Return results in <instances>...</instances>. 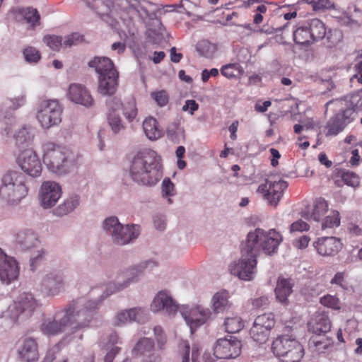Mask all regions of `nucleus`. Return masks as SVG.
Segmentation results:
<instances>
[{
    "label": "nucleus",
    "mask_w": 362,
    "mask_h": 362,
    "mask_svg": "<svg viewBox=\"0 0 362 362\" xmlns=\"http://www.w3.org/2000/svg\"><path fill=\"white\" fill-rule=\"evenodd\" d=\"M274 315L272 313H264L256 317L254 325L267 329L270 332L271 329L274 326Z\"/></svg>",
    "instance_id": "47"
},
{
    "label": "nucleus",
    "mask_w": 362,
    "mask_h": 362,
    "mask_svg": "<svg viewBox=\"0 0 362 362\" xmlns=\"http://www.w3.org/2000/svg\"><path fill=\"white\" fill-rule=\"evenodd\" d=\"M118 77L117 71H112L107 75L99 76L98 87L99 93L103 95H112L118 87Z\"/></svg>",
    "instance_id": "25"
},
{
    "label": "nucleus",
    "mask_w": 362,
    "mask_h": 362,
    "mask_svg": "<svg viewBox=\"0 0 362 362\" xmlns=\"http://www.w3.org/2000/svg\"><path fill=\"white\" fill-rule=\"evenodd\" d=\"M317 252L322 256L337 254L341 247L340 240L335 237H322L313 243Z\"/></svg>",
    "instance_id": "23"
},
{
    "label": "nucleus",
    "mask_w": 362,
    "mask_h": 362,
    "mask_svg": "<svg viewBox=\"0 0 362 362\" xmlns=\"http://www.w3.org/2000/svg\"><path fill=\"white\" fill-rule=\"evenodd\" d=\"M287 187L288 183L284 180L272 181L267 179L264 184L258 187L257 192L262 194L264 199L269 204L276 206Z\"/></svg>",
    "instance_id": "15"
},
{
    "label": "nucleus",
    "mask_w": 362,
    "mask_h": 362,
    "mask_svg": "<svg viewBox=\"0 0 362 362\" xmlns=\"http://www.w3.org/2000/svg\"><path fill=\"white\" fill-rule=\"evenodd\" d=\"M88 66L95 69L99 76L107 75L112 71H117L112 60L107 57H95L88 62Z\"/></svg>",
    "instance_id": "32"
},
{
    "label": "nucleus",
    "mask_w": 362,
    "mask_h": 362,
    "mask_svg": "<svg viewBox=\"0 0 362 362\" xmlns=\"http://www.w3.org/2000/svg\"><path fill=\"white\" fill-rule=\"evenodd\" d=\"M327 210L328 204L327 202L320 198L315 202L312 209L308 208L302 212V216L308 221L313 220L319 222Z\"/></svg>",
    "instance_id": "30"
},
{
    "label": "nucleus",
    "mask_w": 362,
    "mask_h": 362,
    "mask_svg": "<svg viewBox=\"0 0 362 362\" xmlns=\"http://www.w3.org/2000/svg\"><path fill=\"white\" fill-rule=\"evenodd\" d=\"M269 333L270 332L268 331L267 329H264V327H261L254 324L250 330V337L255 341L259 344H264L268 340Z\"/></svg>",
    "instance_id": "40"
},
{
    "label": "nucleus",
    "mask_w": 362,
    "mask_h": 362,
    "mask_svg": "<svg viewBox=\"0 0 362 362\" xmlns=\"http://www.w3.org/2000/svg\"><path fill=\"white\" fill-rule=\"evenodd\" d=\"M107 120L114 134H118L124 129V126L123 125L119 115L108 112Z\"/></svg>",
    "instance_id": "50"
},
{
    "label": "nucleus",
    "mask_w": 362,
    "mask_h": 362,
    "mask_svg": "<svg viewBox=\"0 0 362 362\" xmlns=\"http://www.w3.org/2000/svg\"><path fill=\"white\" fill-rule=\"evenodd\" d=\"M98 308L97 300H90L84 303H72L64 309L68 313L69 326L72 333L89 327Z\"/></svg>",
    "instance_id": "5"
},
{
    "label": "nucleus",
    "mask_w": 362,
    "mask_h": 362,
    "mask_svg": "<svg viewBox=\"0 0 362 362\" xmlns=\"http://www.w3.org/2000/svg\"><path fill=\"white\" fill-rule=\"evenodd\" d=\"M161 193L163 198H167L169 204H173L171 197L175 194V185L169 177H165L162 182Z\"/></svg>",
    "instance_id": "45"
},
{
    "label": "nucleus",
    "mask_w": 362,
    "mask_h": 362,
    "mask_svg": "<svg viewBox=\"0 0 362 362\" xmlns=\"http://www.w3.org/2000/svg\"><path fill=\"white\" fill-rule=\"evenodd\" d=\"M18 354L25 362H35L39 358L37 344L35 339H24L18 347Z\"/></svg>",
    "instance_id": "26"
},
{
    "label": "nucleus",
    "mask_w": 362,
    "mask_h": 362,
    "mask_svg": "<svg viewBox=\"0 0 362 362\" xmlns=\"http://www.w3.org/2000/svg\"><path fill=\"white\" fill-rule=\"evenodd\" d=\"M84 40L83 35L78 33H72L66 37L63 40V46L64 47H71L72 46H76L81 43Z\"/></svg>",
    "instance_id": "56"
},
{
    "label": "nucleus",
    "mask_w": 362,
    "mask_h": 362,
    "mask_svg": "<svg viewBox=\"0 0 362 362\" xmlns=\"http://www.w3.org/2000/svg\"><path fill=\"white\" fill-rule=\"evenodd\" d=\"M242 344L234 336L218 339L214 348V354L218 358H234L241 353Z\"/></svg>",
    "instance_id": "13"
},
{
    "label": "nucleus",
    "mask_w": 362,
    "mask_h": 362,
    "mask_svg": "<svg viewBox=\"0 0 362 362\" xmlns=\"http://www.w3.org/2000/svg\"><path fill=\"white\" fill-rule=\"evenodd\" d=\"M139 234L140 226L139 225L122 224L112 238V241L117 245H124L136 239Z\"/></svg>",
    "instance_id": "20"
},
{
    "label": "nucleus",
    "mask_w": 362,
    "mask_h": 362,
    "mask_svg": "<svg viewBox=\"0 0 362 362\" xmlns=\"http://www.w3.org/2000/svg\"><path fill=\"white\" fill-rule=\"evenodd\" d=\"M311 36L313 41H318L325 37L326 34V28L325 24L317 18H313L307 21Z\"/></svg>",
    "instance_id": "35"
},
{
    "label": "nucleus",
    "mask_w": 362,
    "mask_h": 362,
    "mask_svg": "<svg viewBox=\"0 0 362 362\" xmlns=\"http://www.w3.org/2000/svg\"><path fill=\"white\" fill-rule=\"evenodd\" d=\"M293 40L296 43L300 45H310L314 42L307 22L294 31Z\"/></svg>",
    "instance_id": "36"
},
{
    "label": "nucleus",
    "mask_w": 362,
    "mask_h": 362,
    "mask_svg": "<svg viewBox=\"0 0 362 362\" xmlns=\"http://www.w3.org/2000/svg\"><path fill=\"white\" fill-rule=\"evenodd\" d=\"M23 54L25 61L28 63H37L41 58L40 52L33 47L25 48Z\"/></svg>",
    "instance_id": "54"
},
{
    "label": "nucleus",
    "mask_w": 362,
    "mask_h": 362,
    "mask_svg": "<svg viewBox=\"0 0 362 362\" xmlns=\"http://www.w3.org/2000/svg\"><path fill=\"white\" fill-rule=\"evenodd\" d=\"M310 4L315 11L329 9L333 7V4L330 0H305Z\"/></svg>",
    "instance_id": "59"
},
{
    "label": "nucleus",
    "mask_w": 362,
    "mask_h": 362,
    "mask_svg": "<svg viewBox=\"0 0 362 362\" xmlns=\"http://www.w3.org/2000/svg\"><path fill=\"white\" fill-rule=\"evenodd\" d=\"M121 225L122 223L119 221L117 217L110 216L103 221L102 227L103 230L106 234L110 236L112 240Z\"/></svg>",
    "instance_id": "39"
},
{
    "label": "nucleus",
    "mask_w": 362,
    "mask_h": 362,
    "mask_svg": "<svg viewBox=\"0 0 362 362\" xmlns=\"http://www.w3.org/2000/svg\"><path fill=\"white\" fill-rule=\"evenodd\" d=\"M309 344L310 347L315 348V351L320 354L329 346L330 341L328 339L320 338V336L317 335L310 339Z\"/></svg>",
    "instance_id": "49"
},
{
    "label": "nucleus",
    "mask_w": 362,
    "mask_h": 362,
    "mask_svg": "<svg viewBox=\"0 0 362 362\" xmlns=\"http://www.w3.org/2000/svg\"><path fill=\"white\" fill-rule=\"evenodd\" d=\"M110 97L106 100V105L108 109V112L111 113H115V112L119 110L122 106V103L120 98L117 97Z\"/></svg>",
    "instance_id": "61"
},
{
    "label": "nucleus",
    "mask_w": 362,
    "mask_h": 362,
    "mask_svg": "<svg viewBox=\"0 0 362 362\" xmlns=\"http://www.w3.org/2000/svg\"><path fill=\"white\" fill-rule=\"evenodd\" d=\"M354 112V109L351 107H349L345 110L340 111L337 114V115L339 116V119L342 122H344V125L346 126L347 124L351 122V117Z\"/></svg>",
    "instance_id": "63"
},
{
    "label": "nucleus",
    "mask_w": 362,
    "mask_h": 362,
    "mask_svg": "<svg viewBox=\"0 0 362 362\" xmlns=\"http://www.w3.org/2000/svg\"><path fill=\"white\" fill-rule=\"evenodd\" d=\"M37 307V303L34 296L30 292L20 293L13 303L8 308V313L13 321L23 315L30 317Z\"/></svg>",
    "instance_id": "8"
},
{
    "label": "nucleus",
    "mask_w": 362,
    "mask_h": 362,
    "mask_svg": "<svg viewBox=\"0 0 362 362\" xmlns=\"http://www.w3.org/2000/svg\"><path fill=\"white\" fill-rule=\"evenodd\" d=\"M146 136L151 140H156L162 136V131L157 126V121L153 117L146 118L143 122Z\"/></svg>",
    "instance_id": "34"
},
{
    "label": "nucleus",
    "mask_w": 362,
    "mask_h": 362,
    "mask_svg": "<svg viewBox=\"0 0 362 362\" xmlns=\"http://www.w3.org/2000/svg\"><path fill=\"white\" fill-rule=\"evenodd\" d=\"M345 127L344 122L339 119L337 115L332 117L327 124L328 132L327 136H336Z\"/></svg>",
    "instance_id": "43"
},
{
    "label": "nucleus",
    "mask_w": 362,
    "mask_h": 362,
    "mask_svg": "<svg viewBox=\"0 0 362 362\" xmlns=\"http://www.w3.org/2000/svg\"><path fill=\"white\" fill-rule=\"evenodd\" d=\"M340 224L339 213L337 211H332L330 214L325 216L322 221L321 228L325 230L327 228H332L337 227Z\"/></svg>",
    "instance_id": "48"
},
{
    "label": "nucleus",
    "mask_w": 362,
    "mask_h": 362,
    "mask_svg": "<svg viewBox=\"0 0 362 362\" xmlns=\"http://www.w3.org/2000/svg\"><path fill=\"white\" fill-rule=\"evenodd\" d=\"M211 303L215 313L223 312L228 307V294L225 292L216 293L212 298Z\"/></svg>",
    "instance_id": "37"
},
{
    "label": "nucleus",
    "mask_w": 362,
    "mask_h": 362,
    "mask_svg": "<svg viewBox=\"0 0 362 362\" xmlns=\"http://www.w3.org/2000/svg\"><path fill=\"white\" fill-rule=\"evenodd\" d=\"M15 242L23 250L37 248L40 244L37 234L31 229H22L15 235Z\"/></svg>",
    "instance_id": "21"
},
{
    "label": "nucleus",
    "mask_w": 362,
    "mask_h": 362,
    "mask_svg": "<svg viewBox=\"0 0 362 362\" xmlns=\"http://www.w3.org/2000/svg\"><path fill=\"white\" fill-rule=\"evenodd\" d=\"M320 303L327 307L334 309H339V301L337 298L333 296H325L320 299Z\"/></svg>",
    "instance_id": "62"
},
{
    "label": "nucleus",
    "mask_w": 362,
    "mask_h": 362,
    "mask_svg": "<svg viewBox=\"0 0 362 362\" xmlns=\"http://www.w3.org/2000/svg\"><path fill=\"white\" fill-rule=\"evenodd\" d=\"M281 240V235L274 230L265 232L258 228L249 232L240 244L241 258L230 265V273L240 279L252 280L256 271L257 257L262 252L267 255L276 253Z\"/></svg>",
    "instance_id": "1"
},
{
    "label": "nucleus",
    "mask_w": 362,
    "mask_h": 362,
    "mask_svg": "<svg viewBox=\"0 0 362 362\" xmlns=\"http://www.w3.org/2000/svg\"><path fill=\"white\" fill-rule=\"evenodd\" d=\"M16 162L28 175L37 177L41 175L42 166L40 160L31 148L23 150L17 156Z\"/></svg>",
    "instance_id": "11"
},
{
    "label": "nucleus",
    "mask_w": 362,
    "mask_h": 362,
    "mask_svg": "<svg viewBox=\"0 0 362 362\" xmlns=\"http://www.w3.org/2000/svg\"><path fill=\"white\" fill-rule=\"evenodd\" d=\"M216 47L214 45L207 40L199 41L197 45V52L203 57L206 58L211 57L214 53Z\"/></svg>",
    "instance_id": "51"
},
{
    "label": "nucleus",
    "mask_w": 362,
    "mask_h": 362,
    "mask_svg": "<svg viewBox=\"0 0 362 362\" xmlns=\"http://www.w3.org/2000/svg\"><path fill=\"white\" fill-rule=\"evenodd\" d=\"M18 276V267L13 257L6 255V259L0 262V280L8 284Z\"/></svg>",
    "instance_id": "24"
},
{
    "label": "nucleus",
    "mask_w": 362,
    "mask_h": 362,
    "mask_svg": "<svg viewBox=\"0 0 362 362\" xmlns=\"http://www.w3.org/2000/svg\"><path fill=\"white\" fill-rule=\"evenodd\" d=\"M154 346V343L149 338L141 339L132 349V352L135 355L145 354L150 352Z\"/></svg>",
    "instance_id": "41"
},
{
    "label": "nucleus",
    "mask_w": 362,
    "mask_h": 362,
    "mask_svg": "<svg viewBox=\"0 0 362 362\" xmlns=\"http://www.w3.org/2000/svg\"><path fill=\"white\" fill-rule=\"evenodd\" d=\"M81 197L77 194H71L64 202L53 210L56 216L62 217L73 212L80 206Z\"/></svg>",
    "instance_id": "29"
},
{
    "label": "nucleus",
    "mask_w": 362,
    "mask_h": 362,
    "mask_svg": "<svg viewBox=\"0 0 362 362\" xmlns=\"http://www.w3.org/2000/svg\"><path fill=\"white\" fill-rule=\"evenodd\" d=\"M63 108L57 100L42 101L37 108V119L43 129L57 126L62 122Z\"/></svg>",
    "instance_id": "7"
},
{
    "label": "nucleus",
    "mask_w": 362,
    "mask_h": 362,
    "mask_svg": "<svg viewBox=\"0 0 362 362\" xmlns=\"http://www.w3.org/2000/svg\"><path fill=\"white\" fill-rule=\"evenodd\" d=\"M13 137L16 146L23 151L32 145L35 137V130L30 126L25 125L16 132Z\"/></svg>",
    "instance_id": "28"
},
{
    "label": "nucleus",
    "mask_w": 362,
    "mask_h": 362,
    "mask_svg": "<svg viewBox=\"0 0 362 362\" xmlns=\"http://www.w3.org/2000/svg\"><path fill=\"white\" fill-rule=\"evenodd\" d=\"M68 322V313L64 308L57 311L52 317L45 319L40 325V330L46 335H58L69 329Z\"/></svg>",
    "instance_id": "12"
},
{
    "label": "nucleus",
    "mask_w": 362,
    "mask_h": 362,
    "mask_svg": "<svg viewBox=\"0 0 362 362\" xmlns=\"http://www.w3.org/2000/svg\"><path fill=\"white\" fill-rule=\"evenodd\" d=\"M129 175L138 185L154 186L163 176L160 157L148 148L137 152L132 160Z\"/></svg>",
    "instance_id": "2"
},
{
    "label": "nucleus",
    "mask_w": 362,
    "mask_h": 362,
    "mask_svg": "<svg viewBox=\"0 0 362 362\" xmlns=\"http://www.w3.org/2000/svg\"><path fill=\"white\" fill-rule=\"evenodd\" d=\"M287 187L288 183L284 180L272 181L267 179L264 184L258 187L257 192L262 194L264 199L269 204L276 206Z\"/></svg>",
    "instance_id": "14"
},
{
    "label": "nucleus",
    "mask_w": 362,
    "mask_h": 362,
    "mask_svg": "<svg viewBox=\"0 0 362 362\" xmlns=\"http://www.w3.org/2000/svg\"><path fill=\"white\" fill-rule=\"evenodd\" d=\"M25 102V97L23 94H21L13 98L7 99L4 102V106L9 107L12 110H16L21 107Z\"/></svg>",
    "instance_id": "58"
},
{
    "label": "nucleus",
    "mask_w": 362,
    "mask_h": 362,
    "mask_svg": "<svg viewBox=\"0 0 362 362\" xmlns=\"http://www.w3.org/2000/svg\"><path fill=\"white\" fill-rule=\"evenodd\" d=\"M153 224L157 230H164L166 226V216L163 214H156L153 216Z\"/></svg>",
    "instance_id": "64"
},
{
    "label": "nucleus",
    "mask_w": 362,
    "mask_h": 362,
    "mask_svg": "<svg viewBox=\"0 0 362 362\" xmlns=\"http://www.w3.org/2000/svg\"><path fill=\"white\" fill-rule=\"evenodd\" d=\"M272 350L275 356L284 357L286 362H300L304 356L302 344L288 334L276 338L272 342Z\"/></svg>",
    "instance_id": "6"
},
{
    "label": "nucleus",
    "mask_w": 362,
    "mask_h": 362,
    "mask_svg": "<svg viewBox=\"0 0 362 362\" xmlns=\"http://www.w3.org/2000/svg\"><path fill=\"white\" fill-rule=\"evenodd\" d=\"M158 266V263L156 261L148 259L144 261L132 269V277H129L127 279L124 281L122 283H114L111 282L106 286L105 291V296L102 295V298L104 299L107 296L112 295L116 292L120 291L127 287H128L131 283L136 282L138 281V276L142 274L144 271L152 270L154 267Z\"/></svg>",
    "instance_id": "9"
},
{
    "label": "nucleus",
    "mask_w": 362,
    "mask_h": 362,
    "mask_svg": "<svg viewBox=\"0 0 362 362\" xmlns=\"http://www.w3.org/2000/svg\"><path fill=\"white\" fill-rule=\"evenodd\" d=\"M310 332L320 336L330 331L331 322L328 317L323 313H316L308 323Z\"/></svg>",
    "instance_id": "27"
},
{
    "label": "nucleus",
    "mask_w": 362,
    "mask_h": 362,
    "mask_svg": "<svg viewBox=\"0 0 362 362\" xmlns=\"http://www.w3.org/2000/svg\"><path fill=\"white\" fill-rule=\"evenodd\" d=\"M166 134L168 139L175 144L180 143V139L184 137V130L176 122L168 127Z\"/></svg>",
    "instance_id": "44"
},
{
    "label": "nucleus",
    "mask_w": 362,
    "mask_h": 362,
    "mask_svg": "<svg viewBox=\"0 0 362 362\" xmlns=\"http://www.w3.org/2000/svg\"><path fill=\"white\" fill-rule=\"evenodd\" d=\"M13 12L17 21L25 20L33 25H35L39 23L40 14L35 8L30 7L17 8L13 9Z\"/></svg>",
    "instance_id": "33"
},
{
    "label": "nucleus",
    "mask_w": 362,
    "mask_h": 362,
    "mask_svg": "<svg viewBox=\"0 0 362 362\" xmlns=\"http://www.w3.org/2000/svg\"><path fill=\"white\" fill-rule=\"evenodd\" d=\"M69 98L72 102L87 107H91L94 103L89 91L79 83H72L69 86Z\"/></svg>",
    "instance_id": "22"
},
{
    "label": "nucleus",
    "mask_w": 362,
    "mask_h": 362,
    "mask_svg": "<svg viewBox=\"0 0 362 362\" xmlns=\"http://www.w3.org/2000/svg\"><path fill=\"white\" fill-rule=\"evenodd\" d=\"M65 275L63 271L53 269L45 274L40 280V289L48 296L59 295L65 286Z\"/></svg>",
    "instance_id": "10"
},
{
    "label": "nucleus",
    "mask_w": 362,
    "mask_h": 362,
    "mask_svg": "<svg viewBox=\"0 0 362 362\" xmlns=\"http://www.w3.org/2000/svg\"><path fill=\"white\" fill-rule=\"evenodd\" d=\"M42 40L47 46L54 51H59V48L63 46L62 37L60 36L47 35L44 36Z\"/></svg>",
    "instance_id": "52"
},
{
    "label": "nucleus",
    "mask_w": 362,
    "mask_h": 362,
    "mask_svg": "<svg viewBox=\"0 0 362 362\" xmlns=\"http://www.w3.org/2000/svg\"><path fill=\"white\" fill-rule=\"evenodd\" d=\"M226 331L228 333H236L243 327L240 317L238 316L227 317L224 322Z\"/></svg>",
    "instance_id": "46"
},
{
    "label": "nucleus",
    "mask_w": 362,
    "mask_h": 362,
    "mask_svg": "<svg viewBox=\"0 0 362 362\" xmlns=\"http://www.w3.org/2000/svg\"><path fill=\"white\" fill-rule=\"evenodd\" d=\"M28 193L24 175L16 170H8L0 180V197L9 204H17Z\"/></svg>",
    "instance_id": "4"
},
{
    "label": "nucleus",
    "mask_w": 362,
    "mask_h": 362,
    "mask_svg": "<svg viewBox=\"0 0 362 362\" xmlns=\"http://www.w3.org/2000/svg\"><path fill=\"white\" fill-rule=\"evenodd\" d=\"M123 114L129 122L134 120L137 115V108L134 100L126 103L123 109Z\"/></svg>",
    "instance_id": "55"
},
{
    "label": "nucleus",
    "mask_w": 362,
    "mask_h": 362,
    "mask_svg": "<svg viewBox=\"0 0 362 362\" xmlns=\"http://www.w3.org/2000/svg\"><path fill=\"white\" fill-rule=\"evenodd\" d=\"M43 162L48 170L58 175L71 173L77 165L78 156L72 151L46 143L43 145Z\"/></svg>",
    "instance_id": "3"
},
{
    "label": "nucleus",
    "mask_w": 362,
    "mask_h": 362,
    "mask_svg": "<svg viewBox=\"0 0 362 362\" xmlns=\"http://www.w3.org/2000/svg\"><path fill=\"white\" fill-rule=\"evenodd\" d=\"M148 320V310L141 307H135L119 312L115 316L114 323L117 326H122L132 322L143 324Z\"/></svg>",
    "instance_id": "18"
},
{
    "label": "nucleus",
    "mask_w": 362,
    "mask_h": 362,
    "mask_svg": "<svg viewBox=\"0 0 362 362\" xmlns=\"http://www.w3.org/2000/svg\"><path fill=\"white\" fill-rule=\"evenodd\" d=\"M151 97L156 102L160 107L165 106L169 101V96L165 90H159L151 93Z\"/></svg>",
    "instance_id": "57"
},
{
    "label": "nucleus",
    "mask_w": 362,
    "mask_h": 362,
    "mask_svg": "<svg viewBox=\"0 0 362 362\" xmlns=\"http://www.w3.org/2000/svg\"><path fill=\"white\" fill-rule=\"evenodd\" d=\"M180 312L189 327L192 334L197 327L206 323L211 316L210 310L201 305L192 308L189 310L183 308L180 309Z\"/></svg>",
    "instance_id": "16"
},
{
    "label": "nucleus",
    "mask_w": 362,
    "mask_h": 362,
    "mask_svg": "<svg viewBox=\"0 0 362 362\" xmlns=\"http://www.w3.org/2000/svg\"><path fill=\"white\" fill-rule=\"evenodd\" d=\"M121 225L122 223L119 221L117 217L110 216L103 221L102 227L103 230L106 234L110 236L112 240Z\"/></svg>",
    "instance_id": "38"
},
{
    "label": "nucleus",
    "mask_w": 362,
    "mask_h": 362,
    "mask_svg": "<svg viewBox=\"0 0 362 362\" xmlns=\"http://www.w3.org/2000/svg\"><path fill=\"white\" fill-rule=\"evenodd\" d=\"M47 252L42 248L33 254L30 259V266L32 271H35L38 265L45 260Z\"/></svg>",
    "instance_id": "53"
},
{
    "label": "nucleus",
    "mask_w": 362,
    "mask_h": 362,
    "mask_svg": "<svg viewBox=\"0 0 362 362\" xmlns=\"http://www.w3.org/2000/svg\"><path fill=\"white\" fill-rule=\"evenodd\" d=\"M151 310L154 313L163 311L168 315H174L177 310L178 305L173 299L165 292H159L153 298L151 305Z\"/></svg>",
    "instance_id": "19"
},
{
    "label": "nucleus",
    "mask_w": 362,
    "mask_h": 362,
    "mask_svg": "<svg viewBox=\"0 0 362 362\" xmlns=\"http://www.w3.org/2000/svg\"><path fill=\"white\" fill-rule=\"evenodd\" d=\"M62 196L60 185L53 181L43 182L39 192L40 206L45 209H51L58 202Z\"/></svg>",
    "instance_id": "17"
},
{
    "label": "nucleus",
    "mask_w": 362,
    "mask_h": 362,
    "mask_svg": "<svg viewBox=\"0 0 362 362\" xmlns=\"http://www.w3.org/2000/svg\"><path fill=\"white\" fill-rule=\"evenodd\" d=\"M293 292V283L290 279L279 278L275 288L276 299L286 305L289 301L288 297Z\"/></svg>",
    "instance_id": "31"
},
{
    "label": "nucleus",
    "mask_w": 362,
    "mask_h": 362,
    "mask_svg": "<svg viewBox=\"0 0 362 362\" xmlns=\"http://www.w3.org/2000/svg\"><path fill=\"white\" fill-rule=\"evenodd\" d=\"M341 177L346 185L353 187H357L360 183L359 177L353 172L343 173Z\"/></svg>",
    "instance_id": "60"
},
{
    "label": "nucleus",
    "mask_w": 362,
    "mask_h": 362,
    "mask_svg": "<svg viewBox=\"0 0 362 362\" xmlns=\"http://www.w3.org/2000/svg\"><path fill=\"white\" fill-rule=\"evenodd\" d=\"M221 72L224 76L233 78L243 75L244 70L238 64L234 63L223 66L221 69Z\"/></svg>",
    "instance_id": "42"
}]
</instances>
